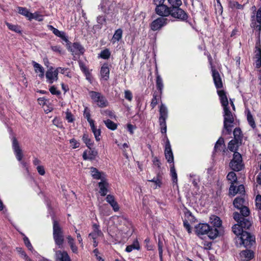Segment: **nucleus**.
I'll return each mask as SVG.
<instances>
[{
  "mask_svg": "<svg viewBox=\"0 0 261 261\" xmlns=\"http://www.w3.org/2000/svg\"><path fill=\"white\" fill-rule=\"evenodd\" d=\"M233 219L237 222V224H234L232 227L233 232L238 237L242 233L244 232L243 229H249L252 225V222L248 218L242 217L238 212H234L233 214Z\"/></svg>",
  "mask_w": 261,
  "mask_h": 261,
  "instance_id": "1",
  "label": "nucleus"
},
{
  "mask_svg": "<svg viewBox=\"0 0 261 261\" xmlns=\"http://www.w3.org/2000/svg\"><path fill=\"white\" fill-rule=\"evenodd\" d=\"M195 231L198 236L206 234L211 239H214L219 235V231L217 228H212L207 223H199L196 225Z\"/></svg>",
  "mask_w": 261,
  "mask_h": 261,
  "instance_id": "2",
  "label": "nucleus"
},
{
  "mask_svg": "<svg viewBox=\"0 0 261 261\" xmlns=\"http://www.w3.org/2000/svg\"><path fill=\"white\" fill-rule=\"evenodd\" d=\"M255 237L250 233L245 231L235 238L237 246H243L245 248H250L255 243Z\"/></svg>",
  "mask_w": 261,
  "mask_h": 261,
  "instance_id": "3",
  "label": "nucleus"
},
{
  "mask_svg": "<svg viewBox=\"0 0 261 261\" xmlns=\"http://www.w3.org/2000/svg\"><path fill=\"white\" fill-rule=\"evenodd\" d=\"M255 237L250 233L245 231L235 238L237 246H243L245 248H250L255 243Z\"/></svg>",
  "mask_w": 261,
  "mask_h": 261,
  "instance_id": "4",
  "label": "nucleus"
},
{
  "mask_svg": "<svg viewBox=\"0 0 261 261\" xmlns=\"http://www.w3.org/2000/svg\"><path fill=\"white\" fill-rule=\"evenodd\" d=\"M255 237L250 233L245 231L235 238L237 246H243L245 248H250L255 243Z\"/></svg>",
  "mask_w": 261,
  "mask_h": 261,
  "instance_id": "5",
  "label": "nucleus"
},
{
  "mask_svg": "<svg viewBox=\"0 0 261 261\" xmlns=\"http://www.w3.org/2000/svg\"><path fill=\"white\" fill-rule=\"evenodd\" d=\"M53 221V238L55 244L58 246L59 248H61L64 242L63 231L59 223L56 220Z\"/></svg>",
  "mask_w": 261,
  "mask_h": 261,
  "instance_id": "6",
  "label": "nucleus"
},
{
  "mask_svg": "<svg viewBox=\"0 0 261 261\" xmlns=\"http://www.w3.org/2000/svg\"><path fill=\"white\" fill-rule=\"evenodd\" d=\"M234 206L240 210L241 215L242 217H248L250 214V211L247 207L248 202L243 197H237L233 201Z\"/></svg>",
  "mask_w": 261,
  "mask_h": 261,
  "instance_id": "7",
  "label": "nucleus"
},
{
  "mask_svg": "<svg viewBox=\"0 0 261 261\" xmlns=\"http://www.w3.org/2000/svg\"><path fill=\"white\" fill-rule=\"evenodd\" d=\"M223 127L230 134L231 132V128L233 127L234 116L230 112L229 108L223 109Z\"/></svg>",
  "mask_w": 261,
  "mask_h": 261,
  "instance_id": "8",
  "label": "nucleus"
},
{
  "mask_svg": "<svg viewBox=\"0 0 261 261\" xmlns=\"http://www.w3.org/2000/svg\"><path fill=\"white\" fill-rule=\"evenodd\" d=\"M89 95L93 103H95L100 108H105L108 106V102L106 97L100 92L94 91H89Z\"/></svg>",
  "mask_w": 261,
  "mask_h": 261,
  "instance_id": "9",
  "label": "nucleus"
},
{
  "mask_svg": "<svg viewBox=\"0 0 261 261\" xmlns=\"http://www.w3.org/2000/svg\"><path fill=\"white\" fill-rule=\"evenodd\" d=\"M12 148L17 160L20 162L22 166L25 169L26 171L29 173V170L27 163L24 161H22L23 158V153L21 149L19 146V144L15 138H13L12 140Z\"/></svg>",
  "mask_w": 261,
  "mask_h": 261,
  "instance_id": "10",
  "label": "nucleus"
},
{
  "mask_svg": "<svg viewBox=\"0 0 261 261\" xmlns=\"http://www.w3.org/2000/svg\"><path fill=\"white\" fill-rule=\"evenodd\" d=\"M180 6L171 7L170 15L180 21H185L188 18V14Z\"/></svg>",
  "mask_w": 261,
  "mask_h": 261,
  "instance_id": "11",
  "label": "nucleus"
},
{
  "mask_svg": "<svg viewBox=\"0 0 261 261\" xmlns=\"http://www.w3.org/2000/svg\"><path fill=\"white\" fill-rule=\"evenodd\" d=\"M230 167L233 171H241L243 167L242 158L240 153L238 152H234L233 159L230 163Z\"/></svg>",
  "mask_w": 261,
  "mask_h": 261,
  "instance_id": "12",
  "label": "nucleus"
},
{
  "mask_svg": "<svg viewBox=\"0 0 261 261\" xmlns=\"http://www.w3.org/2000/svg\"><path fill=\"white\" fill-rule=\"evenodd\" d=\"M165 141V156L169 164H174L173 154L171 149V146L167 135L164 136Z\"/></svg>",
  "mask_w": 261,
  "mask_h": 261,
  "instance_id": "13",
  "label": "nucleus"
},
{
  "mask_svg": "<svg viewBox=\"0 0 261 261\" xmlns=\"http://www.w3.org/2000/svg\"><path fill=\"white\" fill-rule=\"evenodd\" d=\"M59 69L60 68L54 69L53 66L49 67L45 73L47 83L51 84L54 82L58 81Z\"/></svg>",
  "mask_w": 261,
  "mask_h": 261,
  "instance_id": "14",
  "label": "nucleus"
},
{
  "mask_svg": "<svg viewBox=\"0 0 261 261\" xmlns=\"http://www.w3.org/2000/svg\"><path fill=\"white\" fill-rule=\"evenodd\" d=\"M209 58V61L210 64L211 65V71L212 73V76L213 81L215 85V87L217 89L222 88L223 84L222 80L219 72L215 69V67L212 65V61L210 60Z\"/></svg>",
  "mask_w": 261,
  "mask_h": 261,
  "instance_id": "15",
  "label": "nucleus"
},
{
  "mask_svg": "<svg viewBox=\"0 0 261 261\" xmlns=\"http://www.w3.org/2000/svg\"><path fill=\"white\" fill-rule=\"evenodd\" d=\"M169 20L163 17H159L153 20L150 24V28L152 31H155L160 30L163 27L166 25Z\"/></svg>",
  "mask_w": 261,
  "mask_h": 261,
  "instance_id": "16",
  "label": "nucleus"
},
{
  "mask_svg": "<svg viewBox=\"0 0 261 261\" xmlns=\"http://www.w3.org/2000/svg\"><path fill=\"white\" fill-rule=\"evenodd\" d=\"M67 44L68 49L70 50L73 55L83 54L85 51L84 48L79 42H74L71 45H70L71 43Z\"/></svg>",
  "mask_w": 261,
  "mask_h": 261,
  "instance_id": "17",
  "label": "nucleus"
},
{
  "mask_svg": "<svg viewBox=\"0 0 261 261\" xmlns=\"http://www.w3.org/2000/svg\"><path fill=\"white\" fill-rule=\"evenodd\" d=\"M171 9V7H169L163 4L156 6L155 12L158 15L163 17H166L170 15Z\"/></svg>",
  "mask_w": 261,
  "mask_h": 261,
  "instance_id": "18",
  "label": "nucleus"
},
{
  "mask_svg": "<svg viewBox=\"0 0 261 261\" xmlns=\"http://www.w3.org/2000/svg\"><path fill=\"white\" fill-rule=\"evenodd\" d=\"M229 194L233 196L236 194L240 195V196H244L245 195V191L244 186L243 185H240L238 187L234 186L232 184L229 188Z\"/></svg>",
  "mask_w": 261,
  "mask_h": 261,
  "instance_id": "19",
  "label": "nucleus"
},
{
  "mask_svg": "<svg viewBox=\"0 0 261 261\" xmlns=\"http://www.w3.org/2000/svg\"><path fill=\"white\" fill-rule=\"evenodd\" d=\"M47 28L49 30L51 31L56 36L61 38L67 43L69 44L70 42L69 41L68 37L66 36L64 32L59 31L51 25H48Z\"/></svg>",
  "mask_w": 261,
  "mask_h": 261,
  "instance_id": "20",
  "label": "nucleus"
},
{
  "mask_svg": "<svg viewBox=\"0 0 261 261\" xmlns=\"http://www.w3.org/2000/svg\"><path fill=\"white\" fill-rule=\"evenodd\" d=\"M97 151L94 148L89 149V150H85L83 153V158L84 160H93L97 155Z\"/></svg>",
  "mask_w": 261,
  "mask_h": 261,
  "instance_id": "21",
  "label": "nucleus"
},
{
  "mask_svg": "<svg viewBox=\"0 0 261 261\" xmlns=\"http://www.w3.org/2000/svg\"><path fill=\"white\" fill-rule=\"evenodd\" d=\"M217 93L219 96L220 102L223 109L229 108L228 101L226 92L223 90H218Z\"/></svg>",
  "mask_w": 261,
  "mask_h": 261,
  "instance_id": "22",
  "label": "nucleus"
},
{
  "mask_svg": "<svg viewBox=\"0 0 261 261\" xmlns=\"http://www.w3.org/2000/svg\"><path fill=\"white\" fill-rule=\"evenodd\" d=\"M241 259L243 261H249L254 257V252L251 250L242 251L240 253Z\"/></svg>",
  "mask_w": 261,
  "mask_h": 261,
  "instance_id": "23",
  "label": "nucleus"
},
{
  "mask_svg": "<svg viewBox=\"0 0 261 261\" xmlns=\"http://www.w3.org/2000/svg\"><path fill=\"white\" fill-rule=\"evenodd\" d=\"M100 76L101 79L107 81L109 79L110 69L109 65L107 63H105L102 65L100 69Z\"/></svg>",
  "mask_w": 261,
  "mask_h": 261,
  "instance_id": "24",
  "label": "nucleus"
},
{
  "mask_svg": "<svg viewBox=\"0 0 261 261\" xmlns=\"http://www.w3.org/2000/svg\"><path fill=\"white\" fill-rule=\"evenodd\" d=\"M56 261H71L66 251L58 250L56 251Z\"/></svg>",
  "mask_w": 261,
  "mask_h": 261,
  "instance_id": "25",
  "label": "nucleus"
},
{
  "mask_svg": "<svg viewBox=\"0 0 261 261\" xmlns=\"http://www.w3.org/2000/svg\"><path fill=\"white\" fill-rule=\"evenodd\" d=\"M211 223L214 227L213 228H217L219 231V234L221 233L222 228V221L220 218L216 216H213L210 218Z\"/></svg>",
  "mask_w": 261,
  "mask_h": 261,
  "instance_id": "26",
  "label": "nucleus"
},
{
  "mask_svg": "<svg viewBox=\"0 0 261 261\" xmlns=\"http://www.w3.org/2000/svg\"><path fill=\"white\" fill-rule=\"evenodd\" d=\"M32 64L35 69L36 73H38V76L40 79H42L44 76V68L39 63L33 61Z\"/></svg>",
  "mask_w": 261,
  "mask_h": 261,
  "instance_id": "27",
  "label": "nucleus"
},
{
  "mask_svg": "<svg viewBox=\"0 0 261 261\" xmlns=\"http://www.w3.org/2000/svg\"><path fill=\"white\" fill-rule=\"evenodd\" d=\"M99 193L101 196H106L108 192V183L103 179L98 184Z\"/></svg>",
  "mask_w": 261,
  "mask_h": 261,
  "instance_id": "28",
  "label": "nucleus"
},
{
  "mask_svg": "<svg viewBox=\"0 0 261 261\" xmlns=\"http://www.w3.org/2000/svg\"><path fill=\"white\" fill-rule=\"evenodd\" d=\"M245 112L246 114L247 120L248 124L253 129H254L256 128V124L254 119L251 114L250 111L248 108H246Z\"/></svg>",
  "mask_w": 261,
  "mask_h": 261,
  "instance_id": "29",
  "label": "nucleus"
},
{
  "mask_svg": "<svg viewBox=\"0 0 261 261\" xmlns=\"http://www.w3.org/2000/svg\"><path fill=\"white\" fill-rule=\"evenodd\" d=\"M140 249V246L139 241L137 239H135L132 244L128 245L125 248V251L127 252H130L133 250H139Z\"/></svg>",
  "mask_w": 261,
  "mask_h": 261,
  "instance_id": "30",
  "label": "nucleus"
},
{
  "mask_svg": "<svg viewBox=\"0 0 261 261\" xmlns=\"http://www.w3.org/2000/svg\"><path fill=\"white\" fill-rule=\"evenodd\" d=\"M106 200L111 205L115 212L119 211V206L117 201L115 200L114 197H106Z\"/></svg>",
  "mask_w": 261,
  "mask_h": 261,
  "instance_id": "31",
  "label": "nucleus"
},
{
  "mask_svg": "<svg viewBox=\"0 0 261 261\" xmlns=\"http://www.w3.org/2000/svg\"><path fill=\"white\" fill-rule=\"evenodd\" d=\"M160 119H167L168 118V109L166 106L162 103L160 107Z\"/></svg>",
  "mask_w": 261,
  "mask_h": 261,
  "instance_id": "32",
  "label": "nucleus"
},
{
  "mask_svg": "<svg viewBox=\"0 0 261 261\" xmlns=\"http://www.w3.org/2000/svg\"><path fill=\"white\" fill-rule=\"evenodd\" d=\"M91 130L94 134L95 140L96 141H99L101 139V130L100 128H97L94 124V123L90 125Z\"/></svg>",
  "mask_w": 261,
  "mask_h": 261,
  "instance_id": "33",
  "label": "nucleus"
},
{
  "mask_svg": "<svg viewBox=\"0 0 261 261\" xmlns=\"http://www.w3.org/2000/svg\"><path fill=\"white\" fill-rule=\"evenodd\" d=\"M82 141L86 144V146L89 148L91 149L93 146L94 142L89 137L88 134L84 133L82 138Z\"/></svg>",
  "mask_w": 261,
  "mask_h": 261,
  "instance_id": "34",
  "label": "nucleus"
},
{
  "mask_svg": "<svg viewBox=\"0 0 261 261\" xmlns=\"http://www.w3.org/2000/svg\"><path fill=\"white\" fill-rule=\"evenodd\" d=\"M91 174L93 178L96 179H103L102 175L103 174V172H101L98 170L96 168L91 167L90 168Z\"/></svg>",
  "mask_w": 261,
  "mask_h": 261,
  "instance_id": "35",
  "label": "nucleus"
},
{
  "mask_svg": "<svg viewBox=\"0 0 261 261\" xmlns=\"http://www.w3.org/2000/svg\"><path fill=\"white\" fill-rule=\"evenodd\" d=\"M156 89L159 91V93H160V94H162L164 88V84L163 80L158 73H156Z\"/></svg>",
  "mask_w": 261,
  "mask_h": 261,
  "instance_id": "36",
  "label": "nucleus"
},
{
  "mask_svg": "<svg viewBox=\"0 0 261 261\" xmlns=\"http://www.w3.org/2000/svg\"><path fill=\"white\" fill-rule=\"evenodd\" d=\"M92 227L93 231L89 234V236L99 237L102 234L101 231L99 229V225L94 223L93 224Z\"/></svg>",
  "mask_w": 261,
  "mask_h": 261,
  "instance_id": "37",
  "label": "nucleus"
},
{
  "mask_svg": "<svg viewBox=\"0 0 261 261\" xmlns=\"http://www.w3.org/2000/svg\"><path fill=\"white\" fill-rule=\"evenodd\" d=\"M170 175L172 177L173 182L176 184L177 182V175L174 164L170 165Z\"/></svg>",
  "mask_w": 261,
  "mask_h": 261,
  "instance_id": "38",
  "label": "nucleus"
},
{
  "mask_svg": "<svg viewBox=\"0 0 261 261\" xmlns=\"http://www.w3.org/2000/svg\"><path fill=\"white\" fill-rule=\"evenodd\" d=\"M149 182H151L154 184V186L155 188L158 187H160L162 184L161 182V176L160 173H158L156 177H154L153 179L148 180Z\"/></svg>",
  "mask_w": 261,
  "mask_h": 261,
  "instance_id": "39",
  "label": "nucleus"
},
{
  "mask_svg": "<svg viewBox=\"0 0 261 261\" xmlns=\"http://www.w3.org/2000/svg\"><path fill=\"white\" fill-rule=\"evenodd\" d=\"M31 15L30 16L29 20H32V19H35L38 21H42L43 20V16L40 14L39 12H35L34 13H31Z\"/></svg>",
  "mask_w": 261,
  "mask_h": 261,
  "instance_id": "40",
  "label": "nucleus"
},
{
  "mask_svg": "<svg viewBox=\"0 0 261 261\" xmlns=\"http://www.w3.org/2000/svg\"><path fill=\"white\" fill-rule=\"evenodd\" d=\"M233 136L234 140H237L238 142L241 141L243 137L242 131L240 128H236L233 130Z\"/></svg>",
  "mask_w": 261,
  "mask_h": 261,
  "instance_id": "41",
  "label": "nucleus"
},
{
  "mask_svg": "<svg viewBox=\"0 0 261 261\" xmlns=\"http://www.w3.org/2000/svg\"><path fill=\"white\" fill-rule=\"evenodd\" d=\"M162 94H160V93H154L153 95V97L150 103V106L152 109L155 108L156 105L158 104V101L161 98Z\"/></svg>",
  "mask_w": 261,
  "mask_h": 261,
  "instance_id": "42",
  "label": "nucleus"
},
{
  "mask_svg": "<svg viewBox=\"0 0 261 261\" xmlns=\"http://www.w3.org/2000/svg\"><path fill=\"white\" fill-rule=\"evenodd\" d=\"M229 5L231 8H236L239 10H243L244 8V5L240 4L238 2L234 1L233 0H229Z\"/></svg>",
  "mask_w": 261,
  "mask_h": 261,
  "instance_id": "43",
  "label": "nucleus"
},
{
  "mask_svg": "<svg viewBox=\"0 0 261 261\" xmlns=\"http://www.w3.org/2000/svg\"><path fill=\"white\" fill-rule=\"evenodd\" d=\"M106 126L110 129L114 130L117 128V124L110 119L103 121Z\"/></svg>",
  "mask_w": 261,
  "mask_h": 261,
  "instance_id": "44",
  "label": "nucleus"
},
{
  "mask_svg": "<svg viewBox=\"0 0 261 261\" xmlns=\"http://www.w3.org/2000/svg\"><path fill=\"white\" fill-rule=\"evenodd\" d=\"M6 24L9 30L17 33H21V30L18 25L13 24L9 22H6Z\"/></svg>",
  "mask_w": 261,
  "mask_h": 261,
  "instance_id": "45",
  "label": "nucleus"
},
{
  "mask_svg": "<svg viewBox=\"0 0 261 261\" xmlns=\"http://www.w3.org/2000/svg\"><path fill=\"white\" fill-rule=\"evenodd\" d=\"M185 219H187L190 222H194L195 221V217L192 214V213L188 209L185 208L184 210Z\"/></svg>",
  "mask_w": 261,
  "mask_h": 261,
  "instance_id": "46",
  "label": "nucleus"
},
{
  "mask_svg": "<svg viewBox=\"0 0 261 261\" xmlns=\"http://www.w3.org/2000/svg\"><path fill=\"white\" fill-rule=\"evenodd\" d=\"M122 31L121 29H119L115 31L114 34L113 36L112 41L115 43L116 41H118L122 38Z\"/></svg>",
  "mask_w": 261,
  "mask_h": 261,
  "instance_id": "47",
  "label": "nucleus"
},
{
  "mask_svg": "<svg viewBox=\"0 0 261 261\" xmlns=\"http://www.w3.org/2000/svg\"><path fill=\"white\" fill-rule=\"evenodd\" d=\"M18 12L22 15L24 16L27 18L29 19L31 15V12L25 7H17Z\"/></svg>",
  "mask_w": 261,
  "mask_h": 261,
  "instance_id": "48",
  "label": "nucleus"
},
{
  "mask_svg": "<svg viewBox=\"0 0 261 261\" xmlns=\"http://www.w3.org/2000/svg\"><path fill=\"white\" fill-rule=\"evenodd\" d=\"M84 116L87 119L90 125L94 123V121L90 118V111L87 107L85 108L84 111Z\"/></svg>",
  "mask_w": 261,
  "mask_h": 261,
  "instance_id": "49",
  "label": "nucleus"
},
{
  "mask_svg": "<svg viewBox=\"0 0 261 261\" xmlns=\"http://www.w3.org/2000/svg\"><path fill=\"white\" fill-rule=\"evenodd\" d=\"M159 123L161 127V132L162 134H165V136L167 132L166 119H159Z\"/></svg>",
  "mask_w": 261,
  "mask_h": 261,
  "instance_id": "50",
  "label": "nucleus"
},
{
  "mask_svg": "<svg viewBox=\"0 0 261 261\" xmlns=\"http://www.w3.org/2000/svg\"><path fill=\"white\" fill-rule=\"evenodd\" d=\"M17 252L19 253L21 257L23 258L25 261H33L25 253L21 248H16Z\"/></svg>",
  "mask_w": 261,
  "mask_h": 261,
  "instance_id": "51",
  "label": "nucleus"
},
{
  "mask_svg": "<svg viewBox=\"0 0 261 261\" xmlns=\"http://www.w3.org/2000/svg\"><path fill=\"white\" fill-rule=\"evenodd\" d=\"M190 176L191 177L190 180L193 186L195 188H197L198 187V183L200 182L199 177L196 176L195 175L192 174L190 175Z\"/></svg>",
  "mask_w": 261,
  "mask_h": 261,
  "instance_id": "52",
  "label": "nucleus"
},
{
  "mask_svg": "<svg viewBox=\"0 0 261 261\" xmlns=\"http://www.w3.org/2000/svg\"><path fill=\"white\" fill-rule=\"evenodd\" d=\"M111 55V53L108 49H105L102 50L99 57L103 59H108L110 58Z\"/></svg>",
  "mask_w": 261,
  "mask_h": 261,
  "instance_id": "53",
  "label": "nucleus"
},
{
  "mask_svg": "<svg viewBox=\"0 0 261 261\" xmlns=\"http://www.w3.org/2000/svg\"><path fill=\"white\" fill-rule=\"evenodd\" d=\"M23 241L25 245L29 250L32 251V253H33V252H35V251L34 250L33 247L28 237L24 236L23 238Z\"/></svg>",
  "mask_w": 261,
  "mask_h": 261,
  "instance_id": "54",
  "label": "nucleus"
},
{
  "mask_svg": "<svg viewBox=\"0 0 261 261\" xmlns=\"http://www.w3.org/2000/svg\"><path fill=\"white\" fill-rule=\"evenodd\" d=\"M170 7H175L176 6H180L182 5L181 0H167Z\"/></svg>",
  "mask_w": 261,
  "mask_h": 261,
  "instance_id": "55",
  "label": "nucleus"
},
{
  "mask_svg": "<svg viewBox=\"0 0 261 261\" xmlns=\"http://www.w3.org/2000/svg\"><path fill=\"white\" fill-rule=\"evenodd\" d=\"M227 179L231 182H236L237 180L236 173L232 171L230 172L227 175Z\"/></svg>",
  "mask_w": 261,
  "mask_h": 261,
  "instance_id": "56",
  "label": "nucleus"
},
{
  "mask_svg": "<svg viewBox=\"0 0 261 261\" xmlns=\"http://www.w3.org/2000/svg\"><path fill=\"white\" fill-rule=\"evenodd\" d=\"M69 143L71 144L72 149L79 148L80 145V143L74 138L69 140Z\"/></svg>",
  "mask_w": 261,
  "mask_h": 261,
  "instance_id": "57",
  "label": "nucleus"
},
{
  "mask_svg": "<svg viewBox=\"0 0 261 261\" xmlns=\"http://www.w3.org/2000/svg\"><path fill=\"white\" fill-rule=\"evenodd\" d=\"M224 139L223 138L220 137L218 140L216 142L215 147H214V151H217L218 150H220L219 147L221 146L223 144H224Z\"/></svg>",
  "mask_w": 261,
  "mask_h": 261,
  "instance_id": "58",
  "label": "nucleus"
},
{
  "mask_svg": "<svg viewBox=\"0 0 261 261\" xmlns=\"http://www.w3.org/2000/svg\"><path fill=\"white\" fill-rule=\"evenodd\" d=\"M0 211L3 212L4 215H5V217L10 221L9 219V214L7 212V210L5 208V206L3 204L2 201L0 199Z\"/></svg>",
  "mask_w": 261,
  "mask_h": 261,
  "instance_id": "59",
  "label": "nucleus"
},
{
  "mask_svg": "<svg viewBox=\"0 0 261 261\" xmlns=\"http://www.w3.org/2000/svg\"><path fill=\"white\" fill-rule=\"evenodd\" d=\"M238 142L236 140H231L228 145V149L231 151H233L236 149V146Z\"/></svg>",
  "mask_w": 261,
  "mask_h": 261,
  "instance_id": "60",
  "label": "nucleus"
},
{
  "mask_svg": "<svg viewBox=\"0 0 261 261\" xmlns=\"http://www.w3.org/2000/svg\"><path fill=\"white\" fill-rule=\"evenodd\" d=\"M51 49L55 53L59 54H63V51L60 46L59 45H53L50 46Z\"/></svg>",
  "mask_w": 261,
  "mask_h": 261,
  "instance_id": "61",
  "label": "nucleus"
},
{
  "mask_svg": "<svg viewBox=\"0 0 261 261\" xmlns=\"http://www.w3.org/2000/svg\"><path fill=\"white\" fill-rule=\"evenodd\" d=\"M49 90L53 95H60L61 94L60 91L58 90L55 86H51Z\"/></svg>",
  "mask_w": 261,
  "mask_h": 261,
  "instance_id": "62",
  "label": "nucleus"
},
{
  "mask_svg": "<svg viewBox=\"0 0 261 261\" xmlns=\"http://www.w3.org/2000/svg\"><path fill=\"white\" fill-rule=\"evenodd\" d=\"M124 97L129 101H131L133 99V94L132 92L128 90H125Z\"/></svg>",
  "mask_w": 261,
  "mask_h": 261,
  "instance_id": "63",
  "label": "nucleus"
},
{
  "mask_svg": "<svg viewBox=\"0 0 261 261\" xmlns=\"http://www.w3.org/2000/svg\"><path fill=\"white\" fill-rule=\"evenodd\" d=\"M254 196H261V185L258 184L254 189Z\"/></svg>",
  "mask_w": 261,
  "mask_h": 261,
  "instance_id": "64",
  "label": "nucleus"
}]
</instances>
